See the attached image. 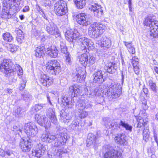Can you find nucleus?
Here are the masks:
<instances>
[{"label":"nucleus","mask_w":158,"mask_h":158,"mask_svg":"<svg viewBox=\"0 0 158 158\" xmlns=\"http://www.w3.org/2000/svg\"><path fill=\"white\" fill-rule=\"evenodd\" d=\"M73 80L78 82H82L85 79L84 73L81 70L78 71L77 70L75 73H73Z\"/></svg>","instance_id":"21"},{"label":"nucleus","mask_w":158,"mask_h":158,"mask_svg":"<svg viewBox=\"0 0 158 158\" xmlns=\"http://www.w3.org/2000/svg\"><path fill=\"white\" fill-rule=\"evenodd\" d=\"M5 151L0 148V156L2 157H4L5 156Z\"/></svg>","instance_id":"59"},{"label":"nucleus","mask_w":158,"mask_h":158,"mask_svg":"<svg viewBox=\"0 0 158 158\" xmlns=\"http://www.w3.org/2000/svg\"><path fill=\"white\" fill-rule=\"evenodd\" d=\"M44 63L46 66L47 71L50 74L56 75L61 71L60 65L56 60H46L44 61Z\"/></svg>","instance_id":"4"},{"label":"nucleus","mask_w":158,"mask_h":158,"mask_svg":"<svg viewBox=\"0 0 158 158\" xmlns=\"http://www.w3.org/2000/svg\"><path fill=\"white\" fill-rule=\"evenodd\" d=\"M143 92L146 95H147L148 94V88L145 87V86L144 85L143 86Z\"/></svg>","instance_id":"61"},{"label":"nucleus","mask_w":158,"mask_h":158,"mask_svg":"<svg viewBox=\"0 0 158 158\" xmlns=\"http://www.w3.org/2000/svg\"><path fill=\"white\" fill-rule=\"evenodd\" d=\"M78 43L81 46V49L84 52H87V49L94 44L90 40L85 37L79 38L78 40Z\"/></svg>","instance_id":"14"},{"label":"nucleus","mask_w":158,"mask_h":158,"mask_svg":"<svg viewBox=\"0 0 158 158\" xmlns=\"http://www.w3.org/2000/svg\"><path fill=\"white\" fill-rule=\"evenodd\" d=\"M47 53L51 57L55 58L58 55V51L56 48L54 46L47 49Z\"/></svg>","instance_id":"32"},{"label":"nucleus","mask_w":158,"mask_h":158,"mask_svg":"<svg viewBox=\"0 0 158 158\" xmlns=\"http://www.w3.org/2000/svg\"><path fill=\"white\" fill-rule=\"evenodd\" d=\"M122 93L121 87L120 85L115 82L111 83L107 91V95L113 98L119 97Z\"/></svg>","instance_id":"5"},{"label":"nucleus","mask_w":158,"mask_h":158,"mask_svg":"<svg viewBox=\"0 0 158 158\" xmlns=\"http://www.w3.org/2000/svg\"><path fill=\"white\" fill-rule=\"evenodd\" d=\"M79 86L73 85L69 87V94L70 96L67 95L62 96V104L66 107L72 108L75 102V100H77L76 97L80 91Z\"/></svg>","instance_id":"1"},{"label":"nucleus","mask_w":158,"mask_h":158,"mask_svg":"<svg viewBox=\"0 0 158 158\" xmlns=\"http://www.w3.org/2000/svg\"><path fill=\"white\" fill-rule=\"evenodd\" d=\"M71 129L76 131H79V123L77 119L73 120L69 126Z\"/></svg>","instance_id":"36"},{"label":"nucleus","mask_w":158,"mask_h":158,"mask_svg":"<svg viewBox=\"0 0 158 158\" xmlns=\"http://www.w3.org/2000/svg\"><path fill=\"white\" fill-rule=\"evenodd\" d=\"M35 118L38 124L40 126L44 127L46 129L50 127L51 123L48 118L44 115L36 114L35 116Z\"/></svg>","instance_id":"12"},{"label":"nucleus","mask_w":158,"mask_h":158,"mask_svg":"<svg viewBox=\"0 0 158 158\" xmlns=\"http://www.w3.org/2000/svg\"><path fill=\"white\" fill-rule=\"evenodd\" d=\"M16 66L17 67H18L19 70V73H18V75L19 76L22 75L23 74V72H22L23 70H22V68L21 67H20L19 65H17V64H16Z\"/></svg>","instance_id":"60"},{"label":"nucleus","mask_w":158,"mask_h":158,"mask_svg":"<svg viewBox=\"0 0 158 158\" xmlns=\"http://www.w3.org/2000/svg\"><path fill=\"white\" fill-rule=\"evenodd\" d=\"M80 33L77 31H73L72 30H68L66 32L65 37L66 39L69 42L76 40L79 37Z\"/></svg>","instance_id":"15"},{"label":"nucleus","mask_w":158,"mask_h":158,"mask_svg":"<svg viewBox=\"0 0 158 158\" xmlns=\"http://www.w3.org/2000/svg\"><path fill=\"white\" fill-rule=\"evenodd\" d=\"M53 135H50L46 131L44 132L41 136V140L43 142L51 143L53 140Z\"/></svg>","instance_id":"30"},{"label":"nucleus","mask_w":158,"mask_h":158,"mask_svg":"<svg viewBox=\"0 0 158 158\" xmlns=\"http://www.w3.org/2000/svg\"><path fill=\"white\" fill-rule=\"evenodd\" d=\"M115 141L119 145H124L126 142L124 134H118L114 138Z\"/></svg>","instance_id":"27"},{"label":"nucleus","mask_w":158,"mask_h":158,"mask_svg":"<svg viewBox=\"0 0 158 158\" xmlns=\"http://www.w3.org/2000/svg\"><path fill=\"white\" fill-rule=\"evenodd\" d=\"M43 107V104H37L35 105L34 106V108L35 110V111H37L42 109Z\"/></svg>","instance_id":"49"},{"label":"nucleus","mask_w":158,"mask_h":158,"mask_svg":"<svg viewBox=\"0 0 158 158\" xmlns=\"http://www.w3.org/2000/svg\"><path fill=\"white\" fill-rule=\"evenodd\" d=\"M23 36H17L16 37V40L18 42L19 44H21L22 43L23 40L24 39Z\"/></svg>","instance_id":"54"},{"label":"nucleus","mask_w":158,"mask_h":158,"mask_svg":"<svg viewBox=\"0 0 158 158\" xmlns=\"http://www.w3.org/2000/svg\"><path fill=\"white\" fill-rule=\"evenodd\" d=\"M15 32L17 34V36H23V32L21 30L17 29L15 30Z\"/></svg>","instance_id":"55"},{"label":"nucleus","mask_w":158,"mask_h":158,"mask_svg":"<svg viewBox=\"0 0 158 158\" xmlns=\"http://www.w3.org/2000/svg\"><path fill=\"white\" fill-rule=\"evenodd\" d=\"M21 95L23 99L25 101H27L28 99H31L32 96L27 91H24L21 94Z\"/></svg>","instance_id":"40"},{"label":"nucleus","mask_w":158,"mask_h":158,"mask_svg":"<svg viewBox=\"0 0 158 158\" xmlns=\"http://www.w3.org/2000/svg\"><path fill=\"white\" fill-rule=\"evenodd\" d=\"M119 125L120 126L125 128L126 130H128L130 132L132 131V127L131 126L129 125L127 123H126L124 121L121 120L119 123Z\"/></svg>","instance_id":"38"},{"label":"nucleus","mask_w":158,"mask_h":158,"mask_svg":"<svg viewBox=\"0 0 158 158\" xmlns=\"http://www.w3.org/2000/svg\"><path fill=\"white\" fill-rule=\"evenodd\" d=\"M44 26L48 34L55 35L56 37L60 36V34L57 27L53 23H50L49 21L44 22Z\"/></svg>","instance_id":"9"},{"label":"nucleus","mask_w":158,"mask_h":158,"mask_svg":"<svg viewBox=\"0 0 158 158\" xmlns=\"http://www.w3.org/2000/svg\"><path fill=\"white\" fill-rule=\"evenodd\" d=\"M24 130L28 136L31 137L35 136L38 131V129L36 126L32 123L26 124Z\"/></svg>","instance_id":"11"},{"label":"nucleus","mask_w":158,"mask_h":158,"mask_svg":"<svg viewBox=\"0 0 158 158\" xmlns=\"http://www.w3.org/2000/svg\"><path fill=\"white\" fill-rule=\"evenodd\" d=\"M80 114H79V117L81 118H84L86 117L88 114V112L86 111L82 110H80L79 111Z\"/></svg>","instance_id":"47"},{"label":"nucleus","mask_w":158,"mask_h":158,"mask_svg":"<svg viewBox=\"0 0 158 158\" xmlns=\"http://www.w3.org/2000/svg\"><path fill=\"white\" fill-rule=\"evenodd\" d=\"M46 97L47 98L48 102L49 103L50 105H52V103L51 102V100H50V95H49V94H47L46 95Z\"/></svg>","instance_id":"62"},{"label":"nucleus","mask_w":158,"mask_h":158,"mask_svg":"<svg viewBox=\"0 0 158 158\" xmlns=\"http://www.w3.org/2000/svg\"><path fill=\"white\" fill-rule=\"evenodd\" d=\"M53 140L55 141L54 146L56 147L64 145L67 140V134L64 133H59L53 135Z\"/></svg>","instance_id":"10"},{"label":"nucleus","mask_w":158,"mask_h":158,"mask_svg":"<svg viewBox=\"0 0 158 158\" xmlns=\"http://www.w3.org/2000/svg\"><path fill=\"white\" fill-rule=\"evenodd\" d=\"M67 110H62L60 113V120L62 122L68 123L72 117L71 113L67 112Z\"/></svg>","instance_id":"20"},{"label":"nucleus","mask_w":158,"mask_h":158,"mask_svg":"<svg viewBox=\"0 0 158 158\" xmlns=\"http://www.w3.org/2000/svg\"><path fill=\"white\" fill-rule=\"evenodd\" d=\"M152 24L154 25L150 27L149 34L151 36L156 38L158 37V22L156 20L155 22H152Z\"/></svg>","instance_id":"26"},{"label":"nucleus","mask_w":158,"mask_h":158,"mask_svg":"<svg viewBox=\"0 0 158 158\" xmlns=\"http://www.w3.org/2000/svg\"><path fill=\"white\" fill-rule=\"evenodd\" d=\"M54 10L57 15L61 16L64 15L67 11L66 3L63 0L58 1L54 5Z\"/></svg>","instance_id":"6"},{"label":"nucleus","mask_w":158,"mask_h":158,"mask_svg":"<svg viewBox=\"0 0 158 158\" xmlns=\"http://www.w3.org/2000/svg\"><path fill=\"white\" fill-rule=\"evenodd\" d=\"M12 0H8V2H7L9 4V6L10 7H12L15 6L16 5L15 3H17L16 2H14Z\"/></svg>","instance_id":"53"},{"label":"nucleus","mask_w":158,"mask_h":158,"mask_svg":"<svg viewBox=\"0 0 158 158\" xmlns=\"http://www.w3.org/2000/svg\"><path fill=\"white\" fill-rule=\"evenodd\" d=\"M142 130H143V139L146 141L148 140L149 137L150 132L149 131L148 129L146 128H143Z\"/></svg>","instance_id":"39"},{"label":"nucleus","mask_w":158,"mask_h":158,"mask_svg":"<svg viewBox=\"0 0 158 158\" xmlns=\"http://www.w3.org/2000/svg\"><path fill=\"white\" fill-rule=\"evenodd\" d=\"M2 18L4 19H9L11 17V15H10L8 12L3 11L2 13Z\"/></svg>","instance_id":"50"},{"label":"nucleus","mask_w":158,"mask_h":158,"mask_svg":"<svg viewBox=\"0 0 158 158\" xmlns=\"http://www.w3.org/2000/svg\"><path fill=\"white\" fill-rule=\"evenodd\" d=\"M38 146V147L37 148L33 150L32 154L33 156L40 158L42 156V153H44V150L43 148V145L41 144H39Z\"/></svg>","instance_id":"25"},{"label":"nucleus","mask_w":158,"mask_h":158,"mask_svg":"<svg viewBox=\"0 0 158 158\" xmlns=\"http://www.w3.org/2000/svg\"><path fill=\"white\" fill-rule=\"evenodd\" d=\"M39 81L44 86H49L53 82L52 78L46 75H41L39 78Z\"/></svg>","instance_id":"19"},{"label":"nucleus","mask_w":158,"mask_h":158,"mask_svg":"<svg viewBox=\"0 0 158 158\" xmlns=\"http://www.w3.org/2000/svg\"><path fill=\"white\" fill-rule=\"evenodd\" d=\"M45 52V48L43 46H39L36 48L35 55L36 57H41L44 55Z\"/></svg>","instance_id":"31"},{"label":"nucleus","mask_w":158,"mask_h":158,"mask_svg":"<svg viewBox=\"0 0 158 158\" xmlns=\"http://www.w3.org/2000/svg\"><path fill=\"white\" fill-rule=\"evenodd\" d=\"M87 100H80L76 104V108L80 110L91 106L93 105Z\"/></svg>","instance_id":"17"},{"label":"nucleus","mask_w":158,"mask_h":158,"mask_svg":"<svg viewBox=\"0 0 158 158\" xmlns=\"http://www.w3.org/2000/svg\"><path fill=\"white\" fill-rule=\"evenodd\" d=\"M77 8L81 9L84 7L86 3V0H73Z\"/></svg>","instance_id":"35"},{"label":"nucleus","mask_w":158,"mask_h":158,"mask_svg":"<svg viewBox=\"0 0 158 158\" xmlns=\"http://www.w3.org/2000/svg\"><path fill=\"white\" fill-rule=\"evenodd\" d=\"M65 62L67 64L70 65L72 63L71 56L69 53H67L65 55Z\"/></svg>","instance_id":"43"},{"label":"nucleus","mask_w":158,"mask_h":158,"mask_svg":"<svg viewBox=\"0 0 158 158\" xmlns=\"http://www.w3.org/2000/svg\"><path fill=\"white\" fill-rule=\"evenodd\" d=\"M61 51L62 53L66 54L67 53H69L67 52V49L65 44L63 43H61L60 44Z\"/></svg>","instance_id":"45"},{"label":"nucleus","mask_w":158,"mask_h":158,"mask_svg":"<svg viewBox=\"0 0 158 158\" xmlns=\"http://www.w3.org/2000/svg\"><path fill=\"white\" fill-rule=\"evenodd\" d=\"M19 146L20 147L23 152H27L30 150V143L27 140H25L24 139H22Z\"/></svg>","instance_id":"23"},{"label":"nucleus","mask_w":158,"mask_h":158,"mask_svg":"<svg viewBox=\"0 0 158 158\" xmlns=\"http://www.w3.org/2000/svg\"><path fill=\"white\" fill-rule=\"evenodd\" d=\"M54 111L55 110L53 109L52 108H49L47 110L46 115L50 119L52 123L56 124L57 123V121L55 114Z\"/></svg>","instance_id":"24"},{"label":"nucleus","mask_w":158,"mask_h":158,"mask_svg":"<svg viewBox=\"0 0 158 158\" xmlns=\"http://www.w3.org/2000/svg\"><path fill=\"white\" fill-rule=\"evenodd\" d=\"M155 20H154L153 17L151 16H148L145 19L143 22V24L144 25L150 27L153 26L154 24H152V22H155Z\"/></svg>","instance_id":"34"},{"label":"nucleus","mask_w":158,"mask_h":158,"mask_svg":"<svg viewBox=\"0 0 158 158\" xmlns=\"http://www.w3.org/2000/svg\"><path fill=\"white\" fill-rule=\"evenodd\" d=\"M8 49L10 51L13 52L17 51V46L15 44H10Z\"/></svg>","instance_id":"48"},{"label":"nucleus","mask_w":158,"mask_h":158,"mask_svg":"<svg viewBox=\"0 0 158 158\" xmlns=\"http://www.w3.org/2000/svg\"><path fill=\"white\" fill-rule=\"evenodd\" d=\"M60 83L62 85H66L68 83V81L67 79L64 78L63 79H61L60 81Z\"/></svg>","instance_id":"56"},{"label":"nucleus","mask_w":158,"mask_h":158,"mask_svg":"<svg viewBox=\"0 0 158 158\" xmlns=\"http://www.w3.org/2000/svg\"><path fill=\"white\" fill-rule=\"evenodd\" d=\"M29 10V8L28 6H25L23 9V12H26L28 11Z\"/></svg>","instance_id":"63"},{"label":"nucleus","mask_w":158,"mask_h":158,"mask_svg":"<svg viewBox=\"0 0 158 158\" xmlns=\"http://www.w3.org/2000/svg\"><path fill=\"white\" fill-rule=\"evenodd\" d=\"M150 88L153 91H156V86L155 83L152 80L148 81Z\"/></svg>","instance_id":"44"},{"label":"nucleus","mask_w":158,"mask_h":158,"mask_svg":"<svg viewBox=\"0 0 158 158\" xmlns=\"http://www.w3.org/2000/svg\"><path fill=\"white\" fill-rule=\"evenodd\" d=\"M45 3L47 5H51L54 2V0H45Z\"/></svg>","instance_id":"58"},{"label":"nucleus","mask_w":158,"mask_h":158,"mask_svg":"<svg viewBox=\"0 0 158 158\" xmlns=\"http://www.w3.org/2000/svg\"><path fill=\"white\" fill-rule=\"evenodd\" d=\"M103 158H122V153L112 148H107L104 154Z\"/></svg>","instance_id":"13"},{"label":"nucleus","mask_w":158,"mask_h":158,"mask_svg":"<svg viewBox=\"0 0 158 158\" xmlns=\"http://www.w3.org/2000/svg\"><path fill=\"white\" fill-rule=\"evenodd\" d=\"M15 116L21 117L23 114L24 112L22 111V109L19 107H17L15 110Z\"/></svg>","instance_id":"41"},{"label":"nucleus","mask_w":158,"mask_h":158,"mask_svg":"<svg viewBox=\"0 0 158 158\" xmlns=\"http://www.w3.org/2000/svg\"><path fill=\"white\" fill-rule=\"evenodd\" d=\"M148 121L147 119H145V121L144 122V119L141 118L138 123L137 127L139 129L138 130V132L139 133L140 131H142L144 128V126L147 124Z\"/></svg>","instance_id":"33"},{"label":"nucleus","mask_w":158,"mask_h":158,"mask_svg":"<svg viewBox=\"0 0 158 158\" xmlns=\"http://www.w3.org/2000/svg\"><path fill=\"white\" fill-rule=\"evenodd\" d=\"M98 138V134L97 133L94 135L92 133H89L88 135L87 140V146H89L91 145H95L96 144L97 140Z\"/></svg>","instance_id":"22"},{"label":"nucleus","mask_w":158,"mask_h":158,"mask_svg":"<svg viewBox=\"0 0 158 158\" xmlns=\"http://www.w3.org/2000/svg\"><path fill=\"white\" fill-rule=\"evenodd\" d=\"M13 131L18 132V131L21 132L22 131V125L21 124L15 125L13 127Z\"/></svg>","instance_id":"42"},{"label":"nucleus","mask_w":158,"mask_h":158,"mask_svg":"<svg viewBox=\"0 0 158 158\" xmlns=\"http://www.w3.org/2000/svg\"><path fill=\"white\" fill-rule=\"evenodd\" d=\"M3 40L6 42H11L13 40L14 38L12 35L9 32L3 33L2 35Z\"/></svg>","instance_id":"37"},{"label":"nucleus","mask_w":158,"mask_h":158,"mask_svg":"<svg viewBox=\"0 0 158 158\" xmlns=\"http://www.w3.org/2000/svg\"><path fill=\"white\" fill-rule=\"evenodd\" d=\"M94 77V81L99 83H102L104 80L103 78V74L102 71L99 70L95 72L93 75Z\"/></svg>","instance_id":"29"},{"label":"nucleus","mask_w":158,"mask_h":158,"mask_svg":"<svg viewBox=\"0 0 158 158\" xmlns=\"http://www.w3.org/2000/svg\"><path fill=\"white\" fill-rule=\"evenodd\" d=\"M111 40L106 37H102L101 39V46L105 49L110 48L111 46Z\"/></svg>","instance_id":"28"},{"label":"nucleus","mask_w":158,"mask_h":158,"mask_svg":"<svg viewBox=\"0 0 158 158\" xmlns=\"http://www.w3.org/2000/svg\"><path fill=\"white\" fill-rule=\"evenodd\" d=\"M123 43L128 50L133 46L132 45L131 42H127L124 41H123Z\"/></svg>","instance_id":"52"},{"label":"nucleus","mask_w":158,"mask_h":158,"mask_svg":"<svg viewBox=\"0 0 158 158\" xmlns=\"http://www.w3.org/2000/svg\"><path fill=\"white\" fill-rule=\"evenodd\" d=\"M105 25L100 22L94 23L89 28V34L93 38L100 37L105 31Z\"/></svg>","instance_id":"2"},{"label":"nucleus","mask_w":158,"mask_h":158,"mask_svg":"<svg viewBox=\"0 0 158 158\" xmlns=\"http://www.w3.org/2000/svg\"><path fill=\"white\" fill-rule=\"evenodd\" d=\"M90 9L94 13V15L98 18L101 17L103 14L102 8L97 3H94L91 5Z\"/></svg>","instance_id":"18"},{"label":"nucleus","mask_w":158,"mask_h":158,"mask_svg":"<svg viewBox=\"0 0 158 158\" xmlns=\"http://www.w3.org/2000/svg\"><path fill=\"white\" fill-rule=\"evenodd\" d=\"M138 61H136V60H132L131 63L134 67L136 66L138 64Z\"/></svg>","instance_id":"64"},{"label":"nucleus","mask_w":158,"mask_h":158,"mask_svg":"<svg viewBox=\"0 0 158 158\" xmlns=\"http://www.w3.org/2000/svg\"><path fill=\"white\" fill-rule=\"evenodd\" d=\"M128 50L130 53L132 54H134L135 53V48L133 46Z\"/></svg>","instance_id":"57"},{"label":"nucleus","mask_w":158,"mask_h":158,"mask_svg":"<svg viewBox=\"0 0 158 158\" xmlns=\"http://www.w3.org/2000/svg\"><path fill=\"white\" fill-rule=\"evenodd\" d=\"M92 18L84 13H80L76 16L75 20L77 23L82 26H87L92 22Z\"/></svg>","instance_id":"8"},{"label":"nucleus","mask_w":158,"mask_h":158,"mask_svg":"<svg viewBox=\"0 0 158 158\" xmlns=\"http://www.w3.org/2000/svg\"><path fill=\"white\" fill-rule=\"evenodd\" d=\"M117 68V64L114 62H110L107 63L104 67L105 70L110 74H113L114 73Z\"/></svg>","instance_id":"16"},{"label":"nucleus","mask_w":158,"mask_h":158,"mask_svg":"<svg viewBox=\"0 0 158 158\" xmlns=\"http://www.w3.org/2000/svg\"><path fill=\"white\" fill-rule=\"evenodd\" d=\"M79 62L83 66L85 67L88 65L89 66L95 62V58L92 56H89L88 57V55L86 53H83L79 55L77 57Z\"/></svg>","instance_id":"7"},{"label":"nucleus","mask_w":158,"mask_h":158,"mask_svg":"<svg viewBox=\"0 0 158 158\" xmlns=\"http://www.w3.org/2000/svg\"><path fill=\"white\" fill-rule=\"evenodd\" d=\"M26 82L25 81H24L23 80L22 81H21V83L19 85V90H23L25 88L26 86Z\"/></svg>","instance_id":"51"},{"label":"nucleus","mask_w":158,"mask_h":158,"mask_svg":"<svg viewBox=\"0 0 158 158\" xmlns=\"http://www.w3.org/2000/svg\"><path fill=\"white\" fill-rule=\"evenodd\" d=\"M13 66L10 60L4 59L0 64V71L5 76L10 77L16 74V70L13 69Z\"/></svg>","instance_id":"3"},{"label":"nucleus","mask_w":158,"mask_h":158,"mask_svg":"<svg viewBox=\"0 0 158 158\" xmlns=\"http://www.w3.org/2000/svg\"><path fill=\"white\" fill-rule=\"evenodd\" d=\"M64 153V152L63 151V149H57V150L55 149V151L54 154V155L60 157L61 155Z\"/></svg>","instance_id":"46"}]
</instances>
